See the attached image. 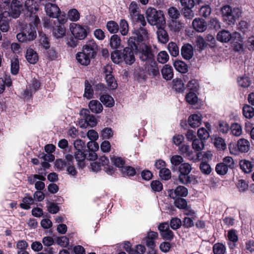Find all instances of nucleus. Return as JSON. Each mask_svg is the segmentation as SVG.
I'll use <instances>...</instances> for the list:
<instances>
[{
	"label": "nucleus",
	"instance_id": "obj_1",
	"mask_svg": "<svg viewBox=\"0 0 254 254\" xmlns=\"http://www.w3.org/2000/svg\"><path fill=\"white\" fill-rule=\"evenodd\" d=\"M97 51L98 46L96 42L93 40H90L83 46L82 52L76 54V59L81 65H87L90 64L91 59L96 55Z\"/></svg>",
	"mask_w": 254,
	"mask_h": 254
},
{
	"label": "nucleus",
	"instance_id": "obj_2",
	"mask_svg": "<svg viewBox=\"0 0 254 254\" xmlns=\"http://www.w3.org/2000/svg\"><path fill=\"white\" fill-rule=\"evenodd\" d=\"M34 24H29L26 26L23 31L16 35L18 41L21 43H27L34 40L36 36V25L39 23L40 19L37 15H34Z\"/></svg>",
	"mask_w": 254,
	"mask_h": 254
},
{
	"label": "nucleus",
	"instance_id": "obj_3",
	"mask_svg": "<svg viewBox=\"0 0 254 254\" xmlns=\"http://www.w3.org/2000/svg\"><path fill=\"white\" fill-rule=\"evenodd\" d=\"M222 17L224 21L228 25H234L235 22L242 15V10L239 7H232L226 5L221 9Z\"/></svg>",
	"mask_w": 254,
	"mask_h": 254
},
{
	"label": "nucleus",
	"instance_id": "obj_4",
	"mask_svg": "<svg viewBox=\"0 0 254 254\" xmlns=\"http://www.w3.org/2000/svg\"><path fill=\"white\" fill-rule=\"evenodd\" d=\"M146 14L147 21L151 25L156 27L166 26V19L162 11L149 7L146 10Z\"/></svg>",
	"mask_w": 254,
	"mask_h": 254
},
{
	"label": "nucleus",
	"instance_id": "obj_5",
	"mask_svg": "<svg viewBox=\"0 0 254 254\" xmlns=\"http://www.w3.org/2000/svg\"><path fill=\"white\" fill-rule=\"evenodd\" d=\"M80 115L82 118L78 122L81 128H85L88 127H94L98 124V120L94 115L90 114L88 110L82 109L80 112Z\"/></svg>",
	"mask_w": 254,
	"mask_h": 254
},
{
	"label": "nucleus",
	"instance_id": "obj_6",
	"mask_svg": "<svg viewBox=\"0 0 254 254\" xmlns=\"http://www.w3.org/2000/svg\"><path fill=\"white\" fill-rule=\"evenodd\" d=\"M128 44L130 47L125 48L122 53L123 60L126 64H131L135 61V57L134 53L138 50V47L134 42L133 41V38L130 37L128 40Z\"/></svg>",
	"mask_w": 254,
	"mask_h": 254
},
{
	"label": "nucleus",
	"instance_id": "obj_7",
	"mask_svg": "<svg viewBox=\"0 0 254 254\" xmlns=\"http://www.w3.org/2000/svg\"><path fill=\"white\" fill-rule=\"evenodd\" d=\"M250 144L249 141L244 138L240 139L237 144L231 143L229 144L230 152L232 154L237 155L239 152H247L250 149Z\"/></svg>",
	"mask_w": 254,
	"mask_h": 254
},
{
	"label": "nucleus",
	"instance_id": "obj_8",
	"mask_svg": "<svg viewBox=\"0 0 254 254\" xmlns=\"http://www.w3.org/2000/svg\"><path fill=\"white\" fill-rule=\"evenodd\" d=\"M69 28L73 36L76 40H82L87 35L85 27L80 24L72 23L70 24Z\"/></svg>",
	"mask_w": 254,
	"mask_h": 254
},
{
	"label": "nucleus",
	"instance_id": "obj_9",
	"mask_svg": "<svg viewBox=\"0 0 254 254\" xmlns=\"http://www.w3.org/2000/svg\"><path fill=\"white\" fill-rule=\"evenodd\" d=\"M135 52H138L140 60L142 61H145L146 63L154 60L150 48L145 44H142L139 48V50L138 49L137 51H135Z\"/></svg>",
	"mask_w": 254,
	"mask_h": 254
},
{
	"label": "nucleus",
	"instance_id": "obj_10",
	"mask_svg": "<svg viewBox=\"0 0 254 254\" xmlns=\"http://www.w3.org/2000/svg\"><path fill=\"white\" fill-rule=\"evenodd\" d=\"M45 180V177L40 175H32L28 177V182L31 185L35 184V189L38 190H43L45 188V185L43 181Z\"/></svg>",
	"mask_w": 254,
	"mask_h": 254
},
{
	"label": "nucleus",
	"instance_id": "obj_11",
	"mask_svg": "<svg viewBox=\"0 0 254 254\" xmlns=\"http://www.w3.org/2000/svg\"><path fill=\"white\" fill-rule=\"evenodd\" d=\"M158 230L163 239L171 241L174 237L173 232L170 229L168 222H163L158 226Z\"/></svg>",
	"mask_w": 254,
	"mask_h": 254
},
{
	"label": "nucleus",
	"instance_id": "obj_12",
	"mask_svg": "<svg viewBox=\"0 0 254 254\" xmlns=\"http://www.w3.org/2000/svg\"><path fill=\"white\" fill-rule=\"evenodd\" d=\"M40 86V83L35 78H33L31 83L28 85L27 89L23 94V96L25 99H29L33 93L37 91Z\"/></svg>",
	"mask_w": 254,
	"mask_h": 254
},
{
	"label": "nucleus",
	"instance_id": "obj_13",
	"mask_svg": "<svg viewBox=\"0 0 254 254\" xmlns=\"http://www.w3.org/2000/svg\"><path fill=\"white\" fill-rule=\"evenodd\" d=\"M169 196L172 199L179 197H186L188 194V189L184 186H179L175 189L168 190Z\"/></svg>",
	"mask_w": 254,
	"mask_h": 254
},
{
	"label": "nucleus",
	"instance_id": "obj_14",
	"mask_svg": "<svg viewBox=\"0 0 254 254\" xmlns=\"http://www.w3.org/2000/svg\"><path fill=\"white\" fill-rule=\"evenodd\" d=\"M23 6L20 2L17 0H13L10 4V9L8 11L10 13V16L13 18L18 17L22 10Z\"/></svg>",
	"mask_w": 254,
	"mask_h": 254
},
{
	"label": "nucleus",
	"instance_id": "obj_15",
	"mask_svg": "<svg viewBox=\"0 0 254 254\" xmlns=\"http://www.w3.org/2000/svg\"><path fill=\"white\" fill-rule=\"evenodd\" d=\"M180 152L188 158L190 161L196 162L199 161V154L197 153L196 156L193 155V152L190 150L189 145H183L179 148Z\"/></svg>",
	"mask_w": 254,
	"mask_h": 254
},
{
	"label": "nucleus",
	"instance_id": "obj_16",
	"mask_svg": "<svg viewBox=\"0 0 254 254\" xmlns=\"http://www.w3.org/2000/svg\"><path fill=\"white\" fill-rule=\"evenodd\" d=\"M45 9L47 14L51 17L56 18L60 14L61 10L58 6L55 4L47 3L45 4Z\"/></svg>",
	"mask_w": 254,
	"mask_h": 254
},
{
	"label": "nucleus",
	"instance_id": "obj_17",
	"mask_svg": "<svg viewBox=\"0 0 254 254\" xmlns=\"http://www.w3.org/2000/svg\"><path fill=\"white\" fill-rule=\"evenodd\" d=\"M168 27L170 30L174 32H179L185 27V24L180 20L171 19L168 23Z\"/></svg>",
	"mask_w": 254,
	"mask_h": 254
},
{
	"label": "nucleus",
	"instance_id": "obj_18",
	"mask_svg": "<svg viewBox=\"0 0 254 254\" xmlns=\"http://www.w3.org/2000/svg\"><path fill=\"white\" fill-rule=\"evenodd\" d=\"M135 35L133 38V40L136 38L138 42H146L149 38V34L147 31L144 28H140L135 32H133Z\"/></svg>",
	"mask_w": 254,
	"mask_h": 254
},
{
	"label": "nucleus",
	"instance_id": "obj_19",
	"mask_svg": "<svg viewBox=\"0 0 254 254\" xmlns=\"http://www.w3.org/2000/svg\"><path fill=\"white\" fill-rule=\"evenodd\" d=\"M192 25L195 30L199 32H202L207 28L206 21L200 18H196L193 19Z\"/></svg>",
	"mask_w": 254,
	"mask_h": 254
},
{
	"label": "nucleus",
	"instance_id": "obj_20",
	"mask_svg": "<svg viewBox=\"0 0 254 254\" xmlns=\"http://www.w3.org/2000/svg\"><path fill=\"white\" fill-rule=\"evenodd\" d=\"M165 26H160L156 27L157 30L156 34L158 41L161 43H166L169 41V36L165 30Z\"/></svg>",
	"mask_w": 254,
	"mask_h": 254
},
{
	"label": "nucleus",
	"instance_id": "obj_21",
	"mask_svg": "<svg viewBox=\"0 0 254 254\" xmlns=\"http://www.w3.org/2000/svg\"><path fill=\"white\" fill-rule=\"evenodd\" d=\"M202 122V115L200 114H196L190 115L188 119L189 125L191 127H199Z\"/></svg>",
	"mask_w": 254,
	"mask_h": 254
},
{
	"label": "nucleus",
	"instance_id": "obj_22",
	"mask_svg": "<svg viewBox=\"0 0 254 254\" xmlns=\"http://www.w3.org/2000/svg\"><path fill=\"white\" fill-rule=\"evenodd\" d=\"M181 53L185 59H190L193 55L192 46L189 44L184 45L181 48Z\"/></svg>",
	"mask_w": 254,
	"mask_h": 254
},
{
	"label": "nucleus",
	"instance_id": "obj_23",
	"mask_svg": "<svg viewBox=\"0 0 254 254\" xmlns=\"http://www.w3.org/2000/svg\"><path fill=\"white\" fill-rule=\"evenodd\" d=\"M25 57L27 62L30 64H36L39 60L38 54L32 48H28L27 50Z\"/></svg>",
	"mask_w": 254,
	"mask_h": 254
},
{
	"label": "nucleus",
	"instance_id": "obj_24",
	"mask_svg": "<svg viewBox=\"0 0 254 254\" xmlns=\"http://www.w3.org/2000/svg\"><path fill=\"white\" fill-rule=\"evenodd\" d=\"M88 107L91 112L95 114H100L103 110L101 103L96 100L90 101L88 104Z\"/></svg>",
	"mask_w": 254,
	"mask_h": 254
},
{
	"label": "nucleus",
	"instance_id": "obj_25",
	"mask_svg": "<svg viewBox=\"0 0 254 254\" xmlns=\"http://www.w3.org/2000/svg\"><path fill=\"white\" fill-rule=\"evenodd\" d=\"M145 68L149 73L152 74L154 76L159 75L157 64L154 60L146 63Z\"/></svg>",
	"mask_w": 254,
	"mask_h": 254
},
{
	"label": "nucleus",
	"instance_id": "obj_26",
	"mask_svg": "<svg viewBox=\"0 0 254 254\" xmlns=\"http://www.w3.org/2000/svg\"><path fill=\"white\" fill-rule=\"evenodd\" d=\"M65 159L67 162V164L65 167L66 171L71 176H74L76 175L77 172L73 166V156L72 155L67 154L65 156Z\"/></svg>",
	"mask_w": 254,
	"mask_h": 254
},
{
	"label": "nucleus",
	"instance_id": "obj_27",
	"mask_svg": "<svg viewBox=\"0 0 254 254\" xmlns=\"http://www.w3.org/2000/svg\"><path fill=\"white\" fill-rule=\"evenodd\" d=\"M232 38L230 32L226 30L219 31L217 35V39L222 43H227Z\"/></svg>",
	"mask_w": 254,
	"mask_h": 254
},
{
	"label": "nucleus",
	"instance_id": "obj_28",
	"mask_svg": "<svg viewBox=\"0 0 254 254\" xmlns=\"http://www.w3.org/2000/svg\"><path fill=\"white\" fill-rule=\"evenodd\" d=\"M161 73L165 79L167 80L172 79L174 75L172 67L169 64H165L161 69Z\"/></svg>",
	"mask_w": 254,
	"mask_h": 254
},
{
	"label": "nucleus",
	"instance_id": "obj_29",
	"mask_svg": "<svg viewBox=\"0 0 254 254\" xmlns=\"http://www.w3.org/2000/svg\"><path fill=\"white\" fill-rule=\"evenodd\" d=\"M3 16L5 18L4 20L0 23V29L2 32H6L9 29L8 17L10 16V13L8 11H4L3 12Z\"/></svg>",
	"mask_w": 254,
	"mask_h": 254
},
{
	"label": "nucleus",
	"instance_id": "obj_30",
	"mask_svg": "<svg viewBox=\"0 0 254 254\" xmlns=\"http://www.w3.org/2000/svg\"><path fill=\"white\" fill-rule=\"evenodd\" d=\"M100 101L107 107H112L114 106L115 101L113 98L108 94H103L100 97Z\"/></svg>",
	"mask_w": 254,
	"mask_h": 254
},
{
	"label": "nucleus",
	"instance_id": "obj_31",
	"mask_svg": "<svg viewBox=\"0 0 254 254\" xmlns=\"http://www.w3.org/2000/svg\"><path fill=\"white\" fill-rule=\"evenodd\" d=\"M174 66L179 72L185 73L188 71V65L182 61H176L174 63Z\"/></svg>",
	"mask_w": 254,
	"mask_h": 254
},
{
	"label": "nucleus",
	"instance_id": "obj_32",
	"mask_svg": "<svg viewBox=\"0 0 254 254\" xmlns=\"http://www.w3.org/2000/svg\"><path fill=\"white\" fill-rule=\"evenodd\" d=\"M129 13L130 19L134 17L139 13V5L134 1H132L129 6Z\"/></svg>",
	"mask_w": 254,
	"mask_h": 254
},
{
	"label": "nucleus",
	"instance_id": "obj_33",
	"mask_svg": "<svg viewBox=\"0 0 254 254\" xmlns=\"http://www.w3.org/2000/svg\"><path fill=\"white\" fill-rule=\"evenodd\" d=\"M65 28L63 25H57L53 30V34L57 39L63 38L65 34Z\"/></svg>",
	"mask_w": 254,
	"mask_h": 254
},
{
	"label": "nucleus",
	"instance_id": "obj_34",
	"mask_svg": "<svg viewBox=\"0 0 254 254\" xmlns=\"http://www.w3.org/2000/svg\"><path fill=\"white\" fill-rule=\"evenodd\" d=\"M228 238L229 240L231 242L228 244L230 248L233 249L235 247V243L238 240V237L236 231L234 230L229 231L228 233Z\"/></svg>",
	"mask_w": 254,
	"mask_h": 254
},
{
	"label": "nucleus",
	"instance_id": "obj_35",
	"mask_svg": "<svg viewBox=\"0 0 254 254\" xmlns=\"http://www.w3.org/2000/svg\"><path fill=\"white\" fill-rule=\"evenodd\" d=\"M214 146L219 150H224L226 148V144L225 140L220 137L215 136L213 141Z\"/></svg>",
	"mask_w": 254,
	"mask_h": 254
},
{
	"label": "nucleus",
	"instance_id": "obj_36",
	"mask_svg": "<svg viewBox=\"0 0 254 254\" xmlns=\"http://www.w3.org/2000/svg\"><path fill=\"white\" fill-rule=\"evenodd\" d=\"M110 45L112 49H117L121 46V40L120 37L116 34L111 37Z\"/></svg>",
	"mask_w": 254,
	"mask_h": 254
},
{
	"label": "nucleus",
	"instance_id": "obj_37",
	"mask_svg": "<svg viewBox=\"0 0 254 254\" xmlns=\"http://www.w3.org/2000/svg\"><path fill=\"white\" fill-rule=\"evenodd\" d=\"M24 6L26 10L31 13H34L38 10L37 4L33 0H26Z\"/></svg>",
	"mask_w": 254,
	"mask_h": 254
},
{
	"label": "nucleus",
	"instance_id": "obj_38",
	"mask_svg": "<svg viewBox=\"0 0 254 254\" xmlns=\"http://www.w3.org/2000/svg\"><path fill=\"white\" fill-rule=\"evenodd\" d=\"M94 92L92 86L87 80L85 81V89L83 96L87 99L93 98Z\"/></svg>",
	"mask_w": 254,
	"mask_h": 254
},
{
	"label": "nucleus",
	"instance_id": "obj_39",
	"mask_svg": "<svg viewBox=\"0 0 254 254\" xmlns=\"http://www.w3.org/2000/svg\"><path fill=\"white\" fill-rule=\"evenodd\" d=\"M241 169L246 173H249L252 172L253 165L251 162L247 160H242L240 162Z\"/></svg>",
	"mask_w": 254,
	"mask_h": 254
},
{
	"label": "nucleus",
	"instance_id": "obj_40",
	"mask_svg": "<svg viewBox=\"0 0 254 254\" xmlns=\"http://www.w3.org/2000/svg\"><path fill=\"white\" fill-rule=\"evenodd\" d=\"M34 203V199L30 196L25 197L22 200V202L20 204V207L24 209H29L31 205Z\"/></svg>",
	"mask_w": 254,
	"mask_h": 254
},
{
	"label": "nucleus",
	"instance_id": "obj_41",
	"mask_svg": "<svg viewBox=\"0 0 254 254\" xmlns=\"http://www.w3.org/2000/svg\"><path fill=\"white\" fill-rule=\"evenodd\" d=\"M67 18L71 21H77L80 18V13L75 8L70 9L67 12Z\"/></svg>",
	"mask_w": 254,
	"mask_h": 254
},
{
	"label": "nucleus",
	"instance_id": "obj_42",
	"mask_svg": "<svg viewBox=\"0 0 254 254\" xmlns=\"http://www.w3.org/2000/svg\"><path fill=\"white\" fill-rule=\"evenodd\" d=\"M192 170L191 165L189 163H183L178 167V171L183 174H189Z\"/></svg>",
	"mask_w": 254,
	"mask_h": 254
},
{
	"label": "nucleus",
	"instance_id": "obj_43",
	"mask_svg": "<svg viewBox=\"0 0 254 254\" xmlns=\"http://www.w3.org/2000/svg\"><path fill=\"white\" fill-rule=\"evenodd\" d=\"M106 80L108 86L111 89L114 90L117 88L118 84L112 74H106Z\"/></svg>",
	"mask_w": 254,
	"mask_h": 254
},
{
	"label": "nucleus",
	"instance_id": "obj_44",
	"mask_svg": "<svg viewBox=\"0 0 254 254\" xmlns=\"http://www.w3.org/2000/svg\"><path fill=\"white\" fill-rule=\"evenodd\" d=\"M244 116L248 119H251L254 116V109L252 106L246 105L243 109Z\"/></svg>",
	"mask_w": 254,
	"mask_h": 254
},
{
	"label": "nucleus",
	"instance_id": "obj_45",
	"mask_svg": "<svg viewBox=\"0 0 254 254\" xmlns=\"http://www.w3.org/2000/svg\"><path fill=\"white\" fill-rule=\"evenodd\" d=\"M173 88L177 91L182 92L185 89L184 83L179 78H176L173 80Z\"/></svg>",
	"mask_w": 254,
	"mask_h": 254
},
{
	"label": "nucleus",
	"instance_id": "obj_46",
	"mask_svg": "<svg viewBox=\"0 0 254 254\" xmlns=\"http://www.w3.org/2000/svg\"><path fill=\"white\" fill-rule=\"evenodd\" d=\"M194 45L200 51L203 50L207 46L204 39L200 36H197L195 38Z\"/></svg>",
	"mask_w": 254,
	"mask_h": 254
},
{
	"label": "nucleus",
	"instance_id": "obj_47",
	"mask_svg": "<svg viewBox=\"0 0 254 254\" xmlns=\"http://www.w3.org/2000/svg\"><path fill=\"white\" fill-rule=\"evenodd\" d=\"M186 101L191 105H194L197 102L198 98L196 94L193 92H190L186 95Z\"/></svg>",
	"mask_w": 254,
	"mask_h": 254
},
{
	"label": "nucleus",
	"instance_id": "obj_48",
	"mask_svg": "<svg viewBox=\"0 0 254 254\" xmlns=\"http://www.w3.org/2000/svg\"><path fill=\"white\" fill-rule=\"evenodd\" d=\"M168 50L170 54L173 57H176L179 55V49L177 44L174 42H170L168 46Z\"/></svg>",
	"mask_w": 254,
	"mask_h": 254
},
{
	"label": "nucleus",
	"instance_id": "obj_49",
	"mask_svg": "<svg viewBox=\"0 0 254 254\" xmlns=\"http://www.w3.org/2000/svg\"><path fill=\"white\" fill-rule=\"evenodd\" d=\"M168 14L171 19H177L180 16L179 10L175 7H171L168 9Z\"/></svg>",
	"mask_w": 254,
	"mask_h": 254
},
{
	"label": "nucleus",
	"instance_id": "obj_50",
	"mask_svg": "<svg viewBox=\"0 0 254 254\" xmlns=\"http://www.w3.org/2000/svg\"><path fill=\"white\" fill-rule=\"evenodd\" d=\"M106 27L108 31L111 33H116L119 29V25L114 21H108Z\"/></svg>",
	"mask_w": 254,
	"mask_h": 254
},
{
	"label": "nucleus",
	"instance_id": "obj_51",
	"mask_svg": "<svg viewBox=\"0 0 254 254\" xmlns=\"http://www.w3.org/2000/svg\"><path fill=\"white\" fill-rule=\"evenodd\" d=\"M184 161L183 158L178 155H175L172 156L170 158V162L172 164V167H176L178 166H180L181 164H182Z\"/></svg>",
	"mask_w": 254,
	"mask_h": 254
},
{
	"label": "nucleus",
	"instance_id": "obj_52",
	"mask_svg": "<svg viewBox=\"0 0 254 254\" xmlns=\"http://www.w3.org/2000/svg\"><path fill=\"white\" fill-rule=\"evenodd\" d=\"M111 59L114 63L119 64L123 61V55H121L119 51L115 50L111 54Z\"/></svg>",
	"mask_w": 254,
	"mask_h": 254
},
{
	"label": "nucleus",
	"instance_id": "obj_53",
	"mask_svg": "<svg viewBox=\"0 0 254 254\" xmlns=\"http://www.w3.org/2000/svg\"><path fill=\"white\" fill-rule=\"evenodd\" d=\"M231 129L232 134L236 136H240L242 133V127L237 123L233 124L231 125Z\"/></svg>",
	"mask_w": 254,
	"mask_h": 254
},
{
	"label": "nucleus",
	"instance_id": "obj_54",
	"mask_svg": "<svg viewBox=\"0 0 254 254\" xmlns=\"http://www.w3.org/2000/svg\"><path fill=\"white\" fill-rule=\"evenodd\" d=\"M119 28L122 35L124 36L127 35L128 31V25L126 20H121Z\"/></svg>",
	"mask_w": 254,
	"mask_h": 254
},
{
	"label": "nucleus",
	"instance_id": "obj_55",
	"mask_svg": "<svg viewBox=\"0 0 254 254\" xmlns=\"http://www.w3.org/2000/svg\"><path fill=\"white\" fill-rule=\"evenodd\" d=\"M111 160L113 164L118 168H123L125 164V161L121 157L113 156L111 157Z\"/></svg>",
	"mask_w": 254,
	"mask_h": 254
},
{
	"label": "nucleus",
	"instance_id": "obj_56",
	"mask_svg": "<svg viewBox=\"0 0 254 254\" xmlns=\"http://www.w3.org/2000/svg\"><path fill=\"white\" fill-rule=\"evenodd\" d=\"M19 69V61L16 58H13L11 60V72L12 74H16Z\"/></svg>",
	"mask_w": 254,
	"mask_h": 254
},
{
	"label": "nucleus",
	"instance_id": "obj_57",
	"mask_svg": "<svg viewBox=\"0 0 254 254\" xmlns=\"http://www.w3.org/2000/svg\"><path fill=\"white\" fill-rule=\"evenodd\" d=\"M197 135L200 139L205 140L210 136L209 132L204 127H201L197 130Z\"/></svg>",
	"mask_w": 254,
	"mask_h": 254
},
{
	"label": "nucleus",
	"instance_id": "obj_58",
	"mask_svg": "<svg viewBox=\"0 0 254 254\" xmlns=\"http://www.w3.org/2000/svg\"><path fill=\"white\" fill-rule=\"evenodd\" d=\"M169 58V56L166 51H161L157 55V61L161 64L166 63Z\"/></svg>",
	"mask_w": 254,
	"mask_h": 254
},
{
	"label": "nucleus",
	"instance_id": "obj_59",
	"mask_svg": "<svg viewBox=\"0 0 254 254\" xmlns=\"http://www.w3.org/2000/svg\"><path fill=\"white\" fill-rule=\"evenodd\" d=\"M213 251L214 254H224L225 252V247L222 244H215L213 246Z\"/></svg>",
	"mask_w": 254,
	"mask_h": 254
},
{
	"label": "nucleus",
	"instance_id": "obj_60",
	"mask_svg": "<svg viewBox=\"0 0 254 254\" xmlns=\"http://www.w3.org/2000/svg\"><path fill=\"white\" fill-rule=\"evenodd\" d=\"M124 176H133L135 174V170L130 166L124 167L121 169Z\"/></svg>",
	"mask_w": 254,
	"mask_h": 254
},
{
	"label": "nucleus",
	"instance_id": "obj_61",
	"mask_svg": "<svg viewBox=\"0 0 254 254\" xmlns=\"http://www.w3.org/2000/svg\"><path fill=\"white\" fill-rule=\"evenodd\" d=\"M74 147L76 151L84 150L85 148V142L80 139H77L73 142Z\"/></svg>",
	"mask_w": 254,
	"mask_h": 254
},
{
	"label": "nucleus",
	"instance_id": "obj_62",
	"mask_svg": "<svg viewBox=\"0 0 254 254\" xmlns=\"http://www.w3.org/2000/svg\"><path fill=\"white\" fill-rule=\"evenodd\" d=\"M175 206L179 209H184L188 206L187 202L184 198H177L174 201Z\"/></svg>",
	"mask_w": 254,
	"mask_h": 254
},
{
	"label": "nucleus",
	"instance_id": "obj_63",
	"mask_svg": "<svg viewBox=\"0 0 254 254\" xmlns=\"http://www.w3.org/2000/svg\"><path fill=\"white\" fill-rule=\"evenodd\" d=\"M113 135V130L111 128L105 127L101 130V136L103 138L109 139Z\"/></svg>",
	"mask_w": 254,
	"mask_h": 254
},
{
	"label": "nucleus",
	"instance_id": "obj_64",
	"mask_svg": "<svg viewBox=\"0 0 254 254\" xmlns=\"http://www.w3.org/2000/svg\"><path fill=\"white\" fill-rule=\"evenodd\" d=\"M228 169L229 168L222 163H220L216 165L215 169L218 174L223 175L227 173Z\"/></svg>",
	"mask_w": 254,
	"mask_h": 254
}]
</instances>
